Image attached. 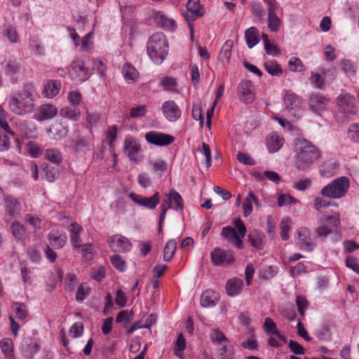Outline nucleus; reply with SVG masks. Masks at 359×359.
<instances>
[{
    "label": "nucleus",
    "mask_w": 359,
    "mask_h": 359,
    "mask_svg": "<svg viewBox=\"0 0 359 359\" xmlns=\"http://www.w3.org/2000/svg\"><path fill=\"white\" fill-rule=\"evenodd\" d=\"M147 51L154 63L160 65L163 62L168 53V42L163 33H154L149 37Z\"/></svg>",
    "instance_id": "3"
},
{
    "label": "nucleus",
    "mask_w": 359,
    "mask_h": 359,
    "mask_svg": "<svg viewBox=\"0 0 359 359\" xmlns=\"http://www.w3.org/2000/svg\"><path fill=\"white\" fill-rule=\"evenodd\" d=\"M3 34L11 43H18L20 41L17 27L14 25L9 24L5 25L3 29Z\"/></svg>",
    "instance_id": "42"
},
{
    "label": "nucleus",
    "mask_w": 359,
    "mask_h": 359,
    "mask_svg": "<svg viewBox=\"0 0 359 359\" xmlns=\"http://www.w3.org/2000/svg\"><path fill=\"white\" fill-rule=\"evenodd\" d=\"M251 13L259 20L263 21L266 15V11L259 2L253 1L249 5Z\"/></svg>",
    "instance_id": "55"
},
{
    "label": "nucleus",
    "mask_w": 359,
    "mask_h": 359,
    "mask_svg": "<svg viewBox=\"0 0 359 359\" xmlns=\"http://www.w3.org/2000/svg\"><path fill=\"white\" fill-rule=\"evenodd\" d=\"M0 348L5 359H15L14 344L11 338L6 337L0 341Z\"/></svg>",
    "instance_id": "37"
},
{
    "label": "nucleus",
    "mask_w": 359,
    "mask_h": 359,
    "mask_svg": "<svg viewBox=\"0 0 359 359\" xmlns=\"http://www.w3.org/2000/svg\"><path fill=\"white\" fill-rule=\"evenodd\" d=\"M245 38L248 48H252L259 41V31L255 27H250L245 32Z\"/></svg>",
    "instance_id": "40"
},
{
    "label": "nucleus",
    "mask_w": 359,
    "mask_h": 359,
    "mask_svg": "<svg viewBox=\"0 0 359 359\" xmlns=\"http://www.w3.org/2000/svg\"><path fill=\"white\" fill-rule=\"evenodd\" d=\"M156 23L167 31H173L177 27V23L172 18H169L163 12L158 11L154 16Z\"/></svg>",
    "instance_id": "25"
},
{
    "label": "nucleus",
    "mask_w": 359,
    "mask_h": 359,
    "mask_svg": "<svg viewBox=\"0 0 359 359\" xmlns=\"http://www.w3.org/2000/svg\"><path fill=\"white\" fill-rule=\"evenodd\" d=\"M93 32H88L81 39V50L86 53H90L93 47Z\"/></svg>",
    "instance_id": "52"
},
{
    "label": "nucleus",
    "mask_w": 359,
    "mask_h": 359,
    "mask_svg": "<svg viewBox=\"0 0 359 359\" xmlns=\"http://www.w3.org/2000/svg\"><path fill=\"white\" fill-rule=\"evenodd\" d=\"M124 149L130 161L137 163L141 160V145L132 136H127L124 141Z\"/></svg>",
    "instance_id": "13"
},
{
    "label": "nucleus",
    "mask_w": 359,
    "mask_h": 359,
    "mask_svg": "<svg viewBox=\"0 0 359 359\" xmlns=\"http://www.w3.org/2000/svg\"><path fill=\"white\" fill-rule=\"evenodd\" d=\"M283 99L287 111L294 117L299 118L302 116V109L299 97L291 90H285Z\"/></svg>",
    "instance_id": "7"
},
{
    "label": "nucleus",
    "mask_w": 359,
    "mask_h": 359,
    "mask_svg": "<svg viewBox=\"0 0 359 359\" xmlns=\"http://www.w3.org/2000/svg\"><path fill=\"white\" fill-rule=\"evenodd\" d=\"M294 166L299 171H308L320 158V151L311 142L298 137L294 143Z\"/></svg>",
    "instance_id": "1"
},
{
    "label": "nucleus",
    "mask_w": 359,
    "mask_h": 359,
    "mask_svg": "<svg viewBox=\"0 0 359 359\" xmlns=\"http://www.w3.org/2000/svg\"><path fill=\"white\" fill-rule=\"evenodd\" d=\"M128 197L137 205L147 210H154L160 202V195L156 191L151 196L147 197L135 192L128 194Z\"/></svg>",
    "instance_id": "8"
},
{
    "label": "nucleus",
    "mask_w": 359,
    "mask_h": 359,
    "mask_svg": "<svg viewBox=\"0 0 359 359\" xmlns=\"http://www.w3.org/2000/svg\"><path fill=\"white\" fill-rule=\"evenodd\" d=\"M255 203L257 207L259 206L258 198L250 191L248 194L246 198L243 202L242 208L243 216L248 217L252 212V204Z\"/></svg>",
    "instance_id": "36"
},
{
    "label": "nucleus",
    "mask_w": 359,
    "mask_h": 359,
    "mask_svg": "<svg viewBox=\"0 0 359 359\" xmlns=\"http://www.w3.org/2000/svg\"><path fill=\"white\" fill-rule=\"evenodd\" d=\"M186 348V341L182 334H180L175 342L174 352L175 355L183 359V352Z\"/></svg>",
    "instance_id": "56"
},
{
    "label": "nucleus",
    "mask_w": 359,
    "mask_h": 359,
    "mask_svg": "<svg viewBox=\"0 0 359 359\" xmlns=\"http://www.w3.org/2000/svg\"><path fill=\"white\" fill-rule=\"evenodd\" d=\"M177 248V242L174 239L169 240L164 248L163 259L170 262L173 257Z\"/></svg>",
    "instance_id": "53"
},
{
    "label": "nucleus",
    "mask_w": 359,
    "mask_h": 359,
    "mask_svg": "<svg viewBox=\"0 0 359 359\" xmlns=\"http://www.w3.org/2000/svg\"><path fill=\"white\" fill-rule=\"evenodd\" d=\"M328 102V99L319 93H312L309 97V108L317 114H320L325 110Z\"/></svg>",
    "instance_id": "19"
},
{
    "label": "nucleus",
    "mask_w": 359,
    "mask_h": 359,
    "mask_svg": "<svg viewBox=\"0 0 359 359\" xmlns=\"http://www.w3.org/2000/svg\"><path fill=\"white\" fill-rule=\"evenodd\" d=\"M337 168L335 161L330 160L325 161L320 168V173L324 177H328L333 175V171Z\"/></svg>",
    "instance_id": "59"
},
{
    "label": "nucleus",
    "mask_w": 359,
    "mask_h": 359,
    "mask_svg": "<svg viewBox=\"0 0 359 359\" xmlns=\"http://www.w3.org/2000/svg\"><path fill=\"white\" fill-rule=\"evenodd\" d=\"M88 145V139L86 137H81L74 143L73 149L78 154H85Z\"/></svg>",
    "instance_id": "62"
},
{
    "label": "nucleus",
    "mask_w": 359,
    "mask_h": 359,
    "mask_svg": "<svg viewBox=\"0 0 359 359\" xmlns=\"http://www.w3.org/2000/svg\"><path fill=\"white\" fill-rule=\"evenodd\" d=\"M320 220L323 224L316 230V234L320 237L327 236L334 231H337L341 225L339 212H334L329 216L320 217Z\"/></svg>",
    "instance_id": "5"
},
{
    "label": "nucleus",
    "mask_w": 359,
    "mask_h": 359,
    "mask_svg": "<svg viewBox=\"0 0 359 359\" xmlns=\"http://www.w3.org/2000/svg\"><path fill=\"white\" fill-rule=\"evenodd\" d=\"M68 72L71 79L76 83L85 81L90 76L88 69L86 67L84 62L81 60H74Z\"/></svg>",
    "instance_id": "9"
},
{
    "label": "nucleus",
    "mask_w": 359,
    "mask_h": 359,
    "mask_svg": "<svg viewBox=\"0 0 359 359\" xmlns=\"http://www.w3.org/2000/svg\"><path fill=\"white\" fill-rule=\"evenodd\" d=\"M265 70L271 76H280L283 73L281 67L276 60H268L264 63Z\"/></svg>",
    "instance_id": "54"
},
{
    "label": "nucleus",
    "mask_w": 359,
    "mask_h": 359,
    "mask_svg": "<svg viewBox=\"0 0 359 359\" xmlns=\"http://www.w3.org/2000/svg\"><path fill=\"white\" fill-rule=\"evenodd\" d=\"M263 328L267 335H275L280 341L285 343L287 338L278 330L276 324L269 317L264 319Z\"/></svg>",
    "instance_id": "28"
},
{
    "label": "nucleus",
    "mask_w": 359,
    "mask_h": 359,
    "mask_svg": "<svg viewBox=\"0 0 359 359\" xmlns=\"http://www.w3.org/2000/svg\"><path fill=\"white\" fill-rule=\"evenodd\" d=\"M9 119V114L0 106V128L11 135H15V132L8 125Z\"/></svg>",
    "instance_id": "49"
},
{
    "label": "nucleus",
    "mask_w": 359,
    "mask_h": 359,
    "mask_svg": "<svg viewBox=\"0 0 359 359\" xmlns=\"http://www.w3.org/2000/svg\"><path fill=\"white\" fill-rule=\"evenodd\" d=\"M210 338L211 342L216 347L226 343L229 340L225 334L219 329H212L210 332Z\"/></svg>",
    "instance_id": "44"
},
{
    "label": "nucleus",
    "mask_w": 359,
    "mask_h": 359,
    "mask_svg": "<svg viewBox=\"0 0 359 359\" xmlns=\"http://www.w3.org/2000/svg\"><path fill=\"white\" fill-rule=\"evenodd\" d=\"M50 245L55 249L62 248L67 243V236L57 229H52L48 236Z\"/></svg>",
    "instance_id": "24"
},
{
    "label": "nucleus",
    "mask_w": 359,
    "mask_h": 359,
    "mask_svg": "<svg viewBox=\"0 0 359 359\" xmlns=\"http://www.w3.org/2000/svg\"><path fill=\"white\" fill-rule=\"evenodd\" d=\"M35 97L34 86L25 85L11 97L8 102L9 108L17 115L30 114L35 108Z\"/></svg>",
    "instance_id": "2"
},
{
    "label": "nucleus",
    "mask_w": 359,
    "mask_h": 359,
    "mask_svg": "<svg viewBox=\"0 0 359 359\" xmlns=\"http://www.w3.org/2000/svg\"><path fill=\"white\" fill-rule=\"evenodd\" d=\"M107 243L114 252H127L131 250L132 243L126 238L120 235H114L108 238Z\"/></svg>",
    "instance_id": "14"
},
{
    "label": "nucleus",
    "mask_w": 359,
    "mask_h": 359,
    "mask_svg": "<svg viewBox=\"0 0 359 359\" xmlns=\"http://www.w3.org/2000/svg\"><path fill=\"white\" fill-rule=\"evenodd\" d=\"M278 267L276 266H268L259 271V276L262 280H270L277 275Z\"/></svg>",
    "instance_id": "51"
},
{
    "label": "nucleus",
    "mask_w": 359,
    "mask_h": 359,
    "mask_svg": "<svg viewBox=\"0 0 359 359\" xmlns=\"http://www.w3.org/2000/svg\"><path fill=\"white\" fill-rule=\"evenodd\" d=\"M29 48L35 55H45V48L36 38L30 39L29 42Z\"/></svg>",
    "instance_id": "58"
},
{
    "label": "nucleus",
    "mask_w": 359,
    "mask_h": 359,
    "mask_svg": "<svg viewBox=\"0 0 359 359\" xmlns=\"http://www.w3.org/2000/svg\"><path fill=\"white\" fill-rule=\"evenodd\" d=\"M176 79L170 76H163L159 79L158 86L166 91H175L177 87Z\"/></svg>",
    "instance_id": "46"
},
{
    "label": "nucleus",
    "mask_w": 359,
    "mask_h": 359,
    "mask_svg": "<svg viewBox=\"0 0 359 359\" xmlns=\"http://www.w3.org/2000/svg\"><path fill=\"white\" fill-rule=\"evenodd\" d=\"M57 113V107L52 104H43L39 107L34 115L38 121H44L53 118Z\"/></svg>",
    "instance_id": "20"
},
{
    "label": "nucleus",
    "mask_w": 359,
    "mask_h": 359,
    "mask_svg": "<svg viewBox=\"0 0 359 359\" xmlns=\"http://www.w3.org/2000/svg\"><path fill=\"white\" fill-rule=\"evenodd\" d=\"M61 89V82L58 80H49L43 86L42 94L43 97L51 99L55 97Z\"/></svg>",
    "instance_id": "29"
},
{
    "label": "nucleus",
    "mask_w": 359,
    "mask_h": 359,
    "mask_svg": "<svg viewBox=\"0 0 359 359\" xmlns=\"http://www.w3.org/2000/svg\"><path fill=\"white\" fill-rule=\"evenodd\" d=\"M337 104L340 109L346 114H355L358 111L355 99L349 94L340 95L337 97Z\"/></svg>",
    "instance_id": "21"
},
{
    "label": "nucleus",
    "mask_w": 359,
    "mask_h": 359,
    "mask_svg": "<svg viewBox=\"0 0 359 359\" xmlns=\"http://www.w3.org/2000/svg\"><path fill=\"white\" fill-rule=\"evenodd\" d=\"M211 261L215 266L230 264L234 262V257L231 252L225 251L217 247L213 249L210 253Z\"/></svg>",
    "instance_id": "15"
},
{
    "label": "nucleus",
    "mask_w": 359,
    "mask_h": 359,
    "mask_svg": "<svg viewBox=\"0 0 359 359\" xmlns=\"http://www.w3.org/2000/svg\"><path fill=\"white\" fill-rule=\"evenodd\" d=\"M200 0H189L187 4V13H186L187 17H189L191 20H195L198 17H201L203 14V8L200 4Z\"/></svg>",
    "instance_id": "33"
},
{
    "label": "nucleus",
    "mask_w": 359,
    "mask_h": 359,
    "mask_svg": "<svg viewBox=\"0 0 359 359\" xmlns=\"http://www.w3.org/2000/svg\"><path fill=\"white\" fill-rule=\"evenodd\" d=\"M284 138L276 132L268 135L266 146L269 153H275L280 150L284 144Z\"/></svg>",
    "instance_id": "23"
},
{
    "label": "nucleus",
    "mask_w": 359,
    "mask_h": 359,
    "mask_svg": "<svg viewBox=\"0 0 359 359\" xmlns=\"http://www.w3.org/2000/svg\"><path fill=\"white\" fill-rule=\"evenodd\" d=\"M144 137L149 144L158 147L169 145L175 141L173 136L156 130L147 132Z\"/></svg>",
    "instance_id": "12"
},
{
    "label": "nucleus",
    "mask_w": 359,
    "mask_h": 359,
    "mask_svg": "<svg viewBox=\"0 0 359 359\" xmlns=\"http://www.w3.org/2000/svg\"><path fill=\"white\" fill-rule=\"evenodd\" d=\"M161 111L165 118L170 122L177 121L182 114L180 108L173 100L164 102L161 106Z\"/></svg>",
    "instance_id": "18"
},
{
    "label": "nucleus",
    "mask_w": 359,
    "mask_h": 359,
    "mask_svg": "<svg viewBox=\"0 0 359 359\" xmlns=\"http://www.w3.org/2000/svg\"><path fill=\"white\" fill-rule=\"evenodd\" d=\"M4 201L6 212L7 215L9 216H14L20 212L21 210V203L17 198L11 195H6Z\"/></svg>",
    "instance_id": "32"
},
{
    "label": "nucleus",
    "mask_w": 359,
    "mask_h": 359,
    "mask_svg": "<svg viewBox=\"0 0 359 359\" xmlns=\"http://www.w3.org/2000/svg\"><path fill=\"white\" fill-rule=\"evenodd\" d=\"M117 127L116 126H109L105 133V142L112 148L117 137Z\"/></svg>",
    "instance_id": "63"
},
{
    "label": "nucleus",
    "mask_w": 359,
    "mask_h": 359,
    "mask_svg": "<svg viewBox=\"0 0 359 359\" xmlns=\"http://www.w3.org/2000/svg\"><path fill=\"white\" fill-rule=\"evenodd\" d=\"M165 197V199L162 203L167 204L169 206V209H173L176 211L183 210V199L177 191L173 189H170L166 194Z\"/></svg>",
    "instance_id": "22"
},
{
    "label": "nucleus",
    "mask_w": 359,
    "mask_h": 359,
    "mask_svg": "<svg viewBox=\"0 0 359 359\" xmlns=\"http://www.w3.org/2000/svg\"><path fill=\"white\" fill-rule=\"evenodd\" d=\"M239 99L245 104H250L254 102L256 97V89L251 81L243 80L238 87Z\"/></svg>",
    "instance_id": "11"
},
{
    "label": "nucleus",
    "mask_w": 359,
    "mask_h": 359,
    "mask_svg": "<svg viewBox=\"0 0 359 359\" xmlns=\"http://www.w3.org/2000/svg\"><path fill=\"white\" fill-rule=\"evenodd\" d=\"M45 158L48 161L55 163L60 164L62 161V156L60 151L57 149H48L45 152Z\"/></svg>",
    "instance_id": "47"
},
{
    "label": "nucleus",
    "mask_w": 359,
    "mask_h": 359,
    "mask_svg": "<svg viewBox=\"0 0 359 359\" xmlns=\"http://www.w3.org/2000/svg\"><path fill=\"white\" fill-rule=\"evenodd\" d=\"M243 286V280L235 278L228 280L226 290L227 294L231 297H235L240 294Z\"/></svg>",
    "instance_id": "39"
},
{
    "label": "nucleus",
    "mask_w": 359,
    "mask_h": 359,
    "mask_svg": "<svg viewBox=\"0 0 359 359\" xmlns=\"http://www.w3.org/2000/svg\"><path fill=\"white\" fill-rule=\"evenodd\" d=\"M60 115L69 121H77L81 118V111L79 107L68 105L60 109Z\"/></svg>",
    "instance_id": "35"
},
{
    "label": "nucleus",
    "mask_w": 359,
    "mask_h": 359,
    "mask_svg": "<svg viewBox=\"0 0 359 359\" xmlns=\"http://www.w3.org/2000/svg\"><path fill=\"white\" fill-rule=\"evenodd\" d=\"M63 227L66 228L69 233V238L74 248L78 249L81 247L82 240L80 234L83 227L76 222H71L69 224L62 223Z\"/></svg>",
    "instance_id": "17"
},
{
    "label": "nucleus",
    "mask_w": 359,
    "mask_h": 359,
    "mask_svg": "<svg viewBox=\"0 0 359 359\" xmlns=\"http://www.w3.org/2000/svg\"><path fill=\"white\" fill-rule=\"evenodd\" d=\"M67 132V128L61 125L52 126L47 130V133H52V138L55 140H60L65 137Z\"/></svg>",
    "instance_id": "48"
},
{
    "label": "nucleus",
    "mask_w": 359,
    "mask_h": 359,
    "mask_svg": "<svg viewBox=\"0 0 359 359\" xmlns=\"http://www.w3.org/2000/svg\"><path fill=\"white\" fill-rule=\"evenodd\" d=\"M22 355L28 359H32L40 350V346L35 339L25 337L20 348Z\"/></svg>",
    "instance_id": "16"
},
{
    "label": "nucleus",
    "mask_w": 359,
    "mask_h": 359,
    "mask_svg": "<svg viewBox=\"0 0 359 359\" xmlns=\"http://www.w3.org/2000/svg\"><path fill=\"white\" fill-rule=\"evenodd\" d=\"M110 259L112 265L116 270L121 272L126 270V262L119 255L111 256Z\"/></svg>",
    "instance_id": "64"
},
{
    "label": "nucleus",
    "mask_w": 359,
    "mask_h": 359,
    "mask_svg": "<svg viewBox=\"0 0 359 359\" xmlns=\"http://www.w3.org/2000/svg\"><path fill=\"white\" fill-rule=\"evenodd\" d=\"M349 187V179L347 177L341 176L325 186L320 190V194L329 198H341L346 194Z\"/></svg>",
    "instance_id": "4"
},
{
    "label": "nucleus",
    "mask_w": 359,
    "mask_h": 359,
    "mask_svg": "<svg viewBox=\"0 0 359 359\" xmlns=\"http://www.w3.org/2000/svg\"><path fill=\"white\" fill-rule=\"evenodd\" d=\"M290 224L291 221L288 217L282 219L280 223V235L283 241H287L290 238L289 231H290L291 229Z\"/></svg>",
    "instance_id": "60"
},
{
    "label": "nucleus",
    "mask_w": 359,
    "mask_h": 359,
    "mask_svg": "<svg viewBox=\"0 0 359 359\" xmlns=\"http://www.w3.org/2000/svg\"><path fill=\"white\" fill-rule=\"evenodd\" d=\"M218 359H233L234 347L230 344L229 340L216 347Z\"/></svg>",
    "instance_id": "34"
},
{
    "label": "nucleus",
    "mask_w": 359,
    "mask_h": 359,
    "mask_svg": "<svg viewBox=\"0 0 359 359\" xmlns=\"http://www.w3.org/2000/svg\"><path fill=\"white\" fill-rule=\"evenodd\" d=\"M1 65L7 75L13 76L20 71V62L14 57H10L8 59L4 60L1 62Z\"/></svg>",
    "instance_id": "30"
},
{
    "label": "nucleus",
    "mask_w": 359,
    "mask_h": 359,
    "mask_svg": "<svg viewBox=\"0 0 359 359\" xmlns=\"http://www.w3.org/2000/svg\"><path fill=\"white\" fill-rule=\"evenodd\" d=\"M121 72L128 84H134L140 80L138 71L129 63L123 65Z\"/></svg>",
    "instance_id": "27"
},
{
    "label": "nucleus",
    "mask_w": 359,
    "mask_h": 359,
    "mask_svg": "<svg viewBox=\"0 0 359 359\" xmlns=\"http://www.w3.org/2000/svg\"><path fill=\"white\" fill-rule=\"evenodd\" d=\"M297 243L300 250L308 252H311L314 250L316 243L312 238L311 231L308 228H299L297 231Z\"/></svg>",
    "instance_id": "10"
},
{
    "label": "nucleus",
    "mask_w": 359,
    "mask_h": 359,
    "mask_svg": "<svg viewBox=\"0 0 359 359\" xmlns=\"http://www.w3.org/2000/svg\"><path fill=\"white\" fill-rule=\"evenodd\" d=\"M18 128L22 140L25 139H34L37 137L36 128L33 123L23 121L20 123Z\"/></svg>",
    "instance_id": "31"
},
{
    "label": "nucleus",
    "mask_w": 359,
    "mask_h": 359,
    "mask_svg": "<svg viewBox=\"0 0 359 359\" xmlns=\"http://www.w3.org/2000/svg\"><path fill=\"white\" fill-rule=\"evenodd\" d=\"M25 149L27 154L32 158H38L42 154V150L39 146L32 141H28L25 144Z\"/></svg>",
    "instance_id": "61"
},
{
    "label": "nucleus",
    "mask_w": 359,
    "mask_h": 359,
    "mask_svg": "<svg viewBox=\"0 0 359 359\" xmlns=\"http://www.w3.org/2000/svg\"><path fill=\"white\" fill-rule=\"evenodd\" d=\"M267 7L268 27L271 32H278L282 25V20L277 14L278 4L276 0H263Z\"/></svg>",
    "instance_id": "6"
},
{
    "label": "nucleus",
    "mask_w": 359,
    "mask_h": 359,
    "mask_svg": "<svg viewBox=\"0 0 359 359\" xmlns=\"http://www.w3.org/2000/svg\"><path fill=\"white\" fill-rule=\"evenodd\" d=\"M11 308L15 313V316L18 319L26 320L29 315V311L27 306L25 303L14 302L11 304Z\"/></svg>",
    "instance_id": "41"
},
{
    "label": "nucleus",
    "mask_w": 359,
    "mask_h": 359,
    "mask_svg": "<svg viewBox=\"0 0 359 359\" xmlns=\"http://www.w3.org/2000/svg\"><path fill=\"white\" fill-rule=\"evenodd\" d=\"M264 235L259 231L254 230L248 235V240L251 245L257 249H262L264 246Z\"/></svg>",
    "instance_id": "43"
},
{
    "label": "nucleus",
    "mask_w": 359,
    "mask_h": 359,
    "mask_svg": "<svg viewBox=\"0 0 359 359\" xmlns=\"http://www.w3.org/2000/svg\"><path fill=\"white\" fill-rule=\"evenodd\" d=\"M233 41L231 40L226 41L219 53V59L223 62H228L231 55V51L233 48Z\"/></svg>",
    "instance_id": "50"
},
{
    "label": "nucleus",
    "mask_w": 359,
    "mask_h": 359,
    "mask_svg": "<svg viewBox=\"0 0 359 359\" xmlns=\"http://www.w3.org/2000/svg\"><path fill=\"white\" fill-rule=\"evenodd\" d=\"M11 231L13 237L20 241L25 240L26 229L19 222H13L11 225Z\"/></svg>",
    "instance_id": "45"
},
{
    "label": "nucleus",
    "mask_w": 359,
    "mask_h": 359,
    "mask_svg": "<svg viewBox=\"0 0 359 359\" xmlns=\"http://www.w3.org/2000/svg\"><path fill=\"white\" fill-rule=\"evenodd\" d=\"M67 100L69 105L79 107L82 103L81 93L77 90H71L68 93Z\"/></svg>",
    "instance_id": "57"
},
{
    "label": "nucleus",
    "mask_w": 359,
    "mask_h": 359,
    "mask_svg": "<svg viewBox=\"0 0 359 359\" xmlns=\"http://www.w3.org/2000/svg\"><path fill=\"white\" fill-rule=\"evenodd\" d=\"M217 294L212 290H205L201 296V305L203 307H212L216 305Z\"/></svg>",
    "instance_id": "38"
},
{
    "label": "nucleus",
    "mask_w": 359,
    "mask_h": 359,
    "mask_svg": "<svg viewBox=\"0 0 359 359\" xmlns=\"http://www.w3.org/2000/svg\"><path fill=\"white\" fill-rule=\"evenodd\" d=\"M221 236L222 238L227 239L238 248H243V240L232 226H226L223 227Z\"/></svg>",
    "instance_id": "26"
}]
</instances>
